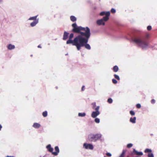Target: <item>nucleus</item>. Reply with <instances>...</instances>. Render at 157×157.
<instances>
[{
	"mask_svg": "<svg viewBox=\"0 0 157 157\" xmlns=\"http://www.w3.org/2000/svg\"><path fill=\"white\" fill-rule=\"evenodd\" d=\"M73 27L72 31L74 33H79L81 35V39L82 43L79 47V49H77L78 50H79L81 47L84 46L85 48L89 50L90 49V47L89 44H87L89 39L90 36V30L88 27H83L82 26H78L76 23H74L72 25Z\"/></svg>",
	"mask_w": 157,
	"mask_h": 157,
	"instance_id": "f257e3e1",
	"label": "nucleus"
},
{
	"mask_svg": "<svg viewBox=\"0 0 157 157\" xmlns=\"http://www.w3.org/2000/svg\"><path fill=\"white\" fill-rule=\"evenodd\" d=\"M132 41L140 47L142 49H147L148 46V43L143 37H135L132 39Z\"/></svg>",
	"mask_w": 157,
	"mask_h": 157,
	"instance_id": "f03ea898",
	"label": "nucleus"
},
{
	"mask_svg": "<svg viewBox=\"0 0 157 157\" xmlns=\"http://www.w3.org/2000/svg\"><path fill=\"white\" fill-rule=\"evenodd\" d=\"M81 36V35L80 34L76 36L73 40L69 39L67 41V44H72L73 45L76 46L77 49H79V47L81 45L82 42V40L80 38Z\"/></svg>",
	"mask_w": 157,
	"mask_h": 157,
	"instance_id": "7ed1b4c3",
	"label": "nucleus"
},
{
	"mask_svg": "<svg viewBox=\"0 0 157 157\" xmlns=\"http://www.w3.org/2000/svg\"><path fill=\"white\" fill-rule=\"evenodd\" d=\"M101 134H90L88 136V140L90 142H95L101 138Z\"/></svg>",
	"mask_w": 157,
	"mask_h": 157,
	"instance_id": "20e7f679",
	"label": "nucleus"
},
{
	"mask_svg": "<svg viewBox=\"0 0 157 157\" xmlns=\"http://www.w3.org/2000/svg\"><path fill=\"white\" fill-rule=\"evenodd\" d=\"M100 14L101 16L105 15V16L103 18H104L105 21H106L109 19V16L110 15V13L109 12H102L100 13Z\"/></svg>",
	"mask_w": 157,
	"mask_h": 157,
	"instance_id": "39448f33",
	"label": "nucleus"
},
{
	"mask_svg": "<svg viewBox=\"0 0 157 157\" xmlns=\"http://www.w3.org/2000/svg\"><path fill=\"white\" fill-rule=\"evenodd\" d=\"M83 146L86 149H89L92 150L93 149V146L91 144L84 143L83 144Z\"/></svg>",
	"mask_w": 157,
	"mask_h": 157,
	"instance_id": "423d86ee",
	"label": "nucleus"
},
{
	"mask_svg": "<svg viewBox=\"0 0 157 157\" xmlns=\"http://www.w3.org/2000/svg\"><path fill=\"white\" fill-rule=\"evenodd\" d=\"M104 18H103L102 19L98 20L97 21V24L98 25H104L105 24V23L104 22Z\"/></svg>",
	"mask_w": 157,
	"mask_h": 157,
	"instance_id": "0eeeda50",
	"label": "nucleus"
},
{
	"mask_svg": "<svg viewBox=\"0 0 157 157\" xmlns=\"http://www.w3.org/2000/svg\"><path fill=\"white\" fill-rule=\"evenodd\" d=\"M55 149L56 151L52 152V154L56 156L59 153V150L58 147L57 146L55 147Z\"/></svg>",
	"mask_w": 157,
	"mask_h": 157,
	"instance_id": "6e6552de",
	"label": "nucleus"
},
{
	"mask_svg": "<svg viewBox=\"0 0 157 157\" xmlns=\"http://www.w3.org/2000/svg\"><path fill=\"white\" fill-rule=\"evenodd\" d=\"M99 111H94L91 114V117L94 118H95L100 114Z\"/></svg>",
	"mask_w": 157,
	"mask_h": 157,
	"instance_id": "1a4fd4ad",
	"label": "nucleus"
},
{
	"mask_svg": "<svg viewBox=\"0 0 157 157\" xmlns=\"http://www.w3.org/2000/svg\"><path fill=\"white\" fill-rule=\"evenodd\" d=\"M46 147L49 152L52 153V152H53V148L51 146L50 144H49Z\"/></svg>",
	"mask_w": 157,
	"mask_h": 157,
	"instance_id": "9d476101",
	"label": "nucleus"
},
{
	"mask_svg": "<svg viewBox=\"0 0 157 157\" xmlns=\"http://www.w3.org/2000/svg\"><path fill=\"white\" fill-rule=\"evenodd\" d=\"M133 152L137 155L140 156L143 155V153L142 152H138L134 149H133Z\"/></svg>",
	"mask_w": 157,
	"mask_h": 157,
	"instance_id": "9b49d317",
	"label": "nucleus"
},
{
	"mask_svg": "<svg viewBox=\"0 0 157 157\" xmlns=\"http://www.w3.org/2000/svg\"><path fill=\"white\" fill-rule=\"evenodd\" d=\"M69 33L65 31L64 33L63 39L64 40H66L68 37Z\"/></svg>",
	"mask_w": 157,
	"mask_h": 157,
	"instance_id": "f8f14e48",
	"label": "nucleus"
},
{
	"mask_svg": "<svg viewBox=\"0 0 157 157\" xmlns=\"http://www.w3.org/2000/svg\"><path fill=\"white\" fill-rule=\"evenodd\" d=\"M33 126L35 128H38L40 127V125L39 123H34Z\"/></svg>",
	"mask_w": 157,
	"mask_h": 157,
	"instance_id": "ddd939ff",
	"label": "nucleus"
},
{
	"mask_svg": "<svg viewBox=\"0 0 157 157\" xmlns=\"http://www.w3.org/2000/svg\"><path fill=\"white\" fill-rule=\"evenodd\" d=\"M38 22V20H36L30 24V25L32 27L35 26Z\"/></svg>",
	"mask_w": 157,
	"mask_h": 157,
	"instance_id": "4468645a",
	"label": "nucleus"
},
{
	"mask_svg": "<svg viewBox=\"0 0 157 157\" xmlns=\"http://www.w3.org/2000/svg\"><path fill=\"white\" fill-rule=\"evenodd\" d=\"M9 50H12L14 49L15 48V47L14 45L11 44H9L7 46Z\"/></svg>",
	"mask_w": 157,
	"mask_h": 157,
	"instance_id": "2eb2a0df",
	"label": "nucleus"
},
{
	"mask_svg": "<svg viewBox=\"0 0 157 157\" xmlns=\"http://www.w3.org/2000/svg\"><path fill=\"white\" fill-rule=\"evenodd\" d=\"M136 118L135 117L133 118L131 117L130 119V121L132 123H136Z\"/></svg>",
	"mask_w": 157,
	"mask_h": 157,
	"instance_id": "dca6fc26",
	"label": "nucleus"
},
{
	"mask_svg": "<svg viewBox=\"0 0 157 157\" xmlns=\"http://www.w3.org/2000/svg\"><path fill=\"white\" fill-rule=\"evenodd\" d=\"M70 19L72 22H75L76 21V18L74 16H71L70 17Z\"/></svg>",
	"mask_w": 157,
	"mask_h": 157,
	"instance_id": "f3484780",
	"label": "nucleus"
},
{
	"mask_svg": "<svg viewBox=\"0 0 157 157\" xmlns=\"http://www.w3.org/2000/svg\"><path fill=\"white\" fill-rule=\"evenodd\" d=\"M118 67L117 66H115L113 67V70L115 72H117L118 71Z\"/></svg>",
	"mask_w": 157,
	"mask_h": 157,
	"instance_id": "a211bd4d",
	"label": "nucleus"
},
{
	"mask_svg": "<svg viewBox=\"0 0 157 157\" xmlns=\"http://www.w3.org/2000/svg\"><path fill=\"white\" fill-rule=\"evenodd\" d=\"M37 16H35L34 17H31L29 19V20H33L34 21H36V20H38V19H36Z\"/></svg>",
	"mask_w": 157,
	"mask_h": 157,
	"instance_id": "6ab92c4d",
	"label": "nucleus"
},
{
	"mask_svg": "<svg viewBox=\"0 0 157 157\" xmlns=\"http://www.w3.org/2000/svg\"><path fill=\"white\" fill-rule=\"evenodd\" d=\"M86 115V113H79L78 114V116L80 117H83L85 116Z\"/></svg>",
	"mask_w": 157,
	"mask_h": 157,
	"instance_id": "aec40b11",
	"label": "nucleus"
},
{
	"mask_svg": "<svg viewBox=\"0 0 157 157\" xmlns=\"http://www.w3.org/2000/svg\"><path fill=\"white\" fill-rule=\"evenodd\" d=\"M126 151L125 150H123L122 153L121 154L119 157H124L125 156Z\"/></svg>",
	"mask_w": 157,
	"mask_h": 157,
	"instance_id": "412c9836",
	"label": "nucleus"
},
{
	"mask_svg": "<svg viewBox=\"0 0 157 157\" xmlns=\"http://www.w3.org/2000/svg\"><path fill=\"white\" fill-rule=\"evenodd\" d=\"M48 115V113L46 111H45L44 112L42 113V115L44 117H46Z\"/></svg>",
	"mask_w": 157,
	"mask_h": 157,
	"instance_id": "4be33fe9",
	"label": "nucleus"
},
{
	"mask_svg": "<svg viewBox=\"0 0 157 157\" xmlns=\"http://www.w3.org/2000/svg\"><path fill=\"white\" fill-rule=\"evenodd\" d=\"M152 151L151 149L148 148L146 149L144 151L145 153H151V152Z\"/></svg>",
	"mask_w": 157,
	"mask_h": 157,
	"instance_id": "5701e85b",
	"label": "nucleus"
},
{
	"mask_svg": "<svg viewBox=\"0 0 157 157\" xmlns=\"http://www.w3.org/2000/svg\"><path fill=\"white\" fill-rule=\"evenodd\" d=\"M114 78L116 79H117V80H120V77H119V76L118 75H117L116 74H114Z\"/></svg>",
	"mask_w": 157,
	"mask_h": 157,
	"instance_id": "b1692460",
	"label": "nucleus"
},
{
	"mask_svg": "<svg viewBox=\"0 0 157 157\" xmlns=\"http://www.w3.org/2000/svg\"><path fill=\"white\" fill-rule=\"evenodd\" d=\"M94 121L96 123H99L100 122V119L98 118H96L95 119Z\"/></svg>",
	"mask_w": 157,
	"mask_h": 157,
	"instance_id": "393cba45",
	"label": "nucleus"
},
{
	"mask_svg": "<svg viewBox=\"0 0 157 157\" xmlns=\"http://www.w3.org/2000/svg\"><path fill=\"white\" fill-rule=\"evenodd\" d=\"M147 156L148 157H154V155L151 152L149 153L148 154Z\"/></svg>",
	"mask_w": 157,
	"mask_h": 157,
	"instance_id": "a878e982",
	"label": "nucleus"
},
{
	"mask_svg": "<svg viewBox=\"0 0 157 157\" xmlns=\"http://www.w3.org/2000/svg\"><path fill=\"white\" fill-rule=\"evenodd\" d=\"M107 102L109 103H111L113 102L112 99L111 98H109L108 99Z\"/></svg>",
	"mask_w": 157,
	"mask_h": 157,
	"instance_id": "bb28decb",
	"label": "nucleus"
},
{
	"mask_svg": "<svg viewBox=\"0 0 157 157\" xmlns=\"http://www.w3.org/2000/svg\"><path fill=\"white\" fill-rule=\"evenodd\" d=\"M73 36H74V34L73 33H71L70 34V35L69 36V39H72V38H73Z\"/></svg>",
	"mask_w": 157,
	"mask_h": 157,
	"instance_id": "cd10ccee",
	"label": "nucleus"
},
{
	"mask_svg": "<svg viewBox=\"0 0 157 157\" xmlns=\"http://www.w3.org/2000/svg\"><path fill=\"white\" fill-rule=\"evenodd\" d=\"M132 144H127V147L128 148H130L132 146Z\"/></svg>",
	"mask_w": 157,
	"mask_h": 157,
	"instance_id": "c85d7f7f",
	"label": "nucleus"
},
{
	"mask_svg": "<svg viewBox=\"0 0 157 157\" xmlns=\"http://www.w3.org/2000/svg\"><path fill=\"white\" fill-rule=\"evenodd\" d=\"M112 81L113 83L115 84L117 83V80L114 79H112Z\"/></svg>",
	"mask_w": 157,
	"mask_h": 157,
	"instance_id": "c756f323",
	"label": "nucleus"
},
{
	"mask_svg": "<svg viewBox=\"0 0 157 157\" xmlns=\"http://www.w3.org/2000/svg\"><path fill=\"white\" fill-rule=\"evenodd\" d=\"M116 10L113 8H112L111 10V12L112 13H115L116 12Z\"/></svg>",
	"mask_w": 157,
	"mask_h": 157,
	"instance_id": "7c9ffc66",
	"label": "nucleus"
},
{
	"mask_svg": "<svg viewBox=\"0 0 157 157\" xmlns=\"http://www.w3.org/2000/svg\"><path fill=\"white\" fill-rule=\"evenodd\" d=\"M130 114L132 115H134L135 113L134 111H130Z\"/></svg>",
	"mask_w": 157,
	"mask_h": 157,
	"instance_id": "2f4dec72",
	"label": "nucleus"
},
{
	"mask_svg": "<svg viewBox=\"0 0 157 157\" xmlns=\"http://www.w3.org/2000/svg\"><path fill=\"white\" fill-rule=\"evenodd\" d=\"M92 108L93 109L94 108L95 106H96V103L94 102L92 103Z\"/></svg>",
	"mask_w": 157,
	"mask_h": 157,
	"instance_id": "473e14b6",
	"label": "nucleus"
},
{
	"mask_svg": "<svg viewBox=\"0 0 157 157\" xmlns=\"http://www.w3.org/2000/svg\"><path fill=\"white\" fill-rule=\"evenodd\" d=\"M151 26L150 25L148 26L147 27V30L149 31L151 30Z\"/></svg>",
	"mask_w": 157,
	"mask_h": 157,
	"instance_id": "72a5a7b5",
	"label": "nucleus"
},
{
	"mask_svg": "<svg viewBox=\"0 0 157 157\" xmlns=\"http://www.w3.org/2000/svg\"><path fill=\"white\" fill-rule=\"evenodd\" d=\"M136 108L138 109L140 108H141V105L140 104H138L136 105Z\"/></svg>",
	"mask_w": 157,
	"mask_h": 157,
	"instance_id": "f704fd0d",
	"label": "nucleus"
},
{
	"mask_svg": "<svg viewBox=\"0 0 157 157\" xmlns=\"http://www.w3.org/2000/svg\"><path fill=\"white\" fill-rule=\"evenodd\" d=\"M99 106H97L95 109V111H99Z\"/></svg>",
	"mask_w": 157,
	"mask_h": 157,
	"instance_id": "c9c22d12",
	"label": "nucleus"
},
{
	"mask_svg": "<svg viewBox=\"0 0 157 157\" xmlns=\"http://www.w3.org/2000/svg\"><path fill=\"white\" fill-rule=\"evenodd\" d=\"M106 155L107 156L109 157H110L112 155L111 154L109 153H107Z\"/></svg>",
	"mask_w": 157,
	"mask_h": 157,
	"instance_id": "e433bc0d",
	"label": "nucleus"
},
{
	"mask_svg": "<svg viewBox=\"0 0 157 157\" xmlns=\"http://www.w3.org/2000/svg\"><path fill=\"white\" fill-rule=\"evenodd\" d=\"M155 102V101L154 99H152L151 101V102L152 104H154Z\"/></svg>",
	"mask_w": 157,
	"mask_h": 157,
	"instance_id": "4c0bfd02",
	"label": "nucleus"
},
{
	"mask_svg": "<svg viewBox=\"0 0 157 157\" xmlns=\"http://www.w3.org/2000/svg\"><path fill=\"white\" fill-rule=\"evenodd\" d=\"M84 89H85V86H82V89H81L82 90V91H83L84 90Z\"/></svg>",
	"mask_w": 157,
	"mask_h": 157,
	"instance_id": "58836bf2",
	"label": "nucleus"
},
{
	"mask_svg": "<svg viewBox=\"0 0 157 157\" xmlns=\"http://www.w3.org/2000/svg\"><path fill=\"white\" fill-rule=\"evenodd\" d=\"M149 36V34H147L146 36L145 37L146 38H148Z\"/></svg>",
	"mask_w": 157,
	"mask_h": 157,
	"instance_id": "ea45409f",
	"label": "nucleus"
},
{
	"mask_svg": "<svg viewBox=\"0 0 157 157\" xmlns=\"http://www.w3.org/2000/svg\"><path fill=\"white\" fill-rule=\"evenodd\" d=\"M37 47H38V48H41L40 45H38Z\"/></svg>",
	"mask_w": 157,
	"mask_h": 157,
	"instance_id": "a19ab883",
	"label": "nucleus"
},
{
	"mask_svg": "<svg viewBox=\"0 0 157 157\" xmlns=\"http://www.w3.org/2000/svg\"><path fill=\"white\" fill-rule=\"evenodd\" d=\"M2 128V126L1 124H0V130H1V129Z\"/></svg>",
	"mask_w": 157,
	"mask_h": 157,
	"instance_id": "79ce46f5",
	"label": "nucleus"
},
{
	"mask_svg": "<svg viewBox=\"0 0 157 157\" xmlns=\"http://www.w3.org/2000/svg\"><path fill=\"white\" fill-rule=\"evenodd\" d=\"M6 157H15L13 156H7Z\"/></svg>",
	"mask_w": 157,
	"mask_h": 157,
	"instance_id": "37998d69",
	"label": "nucleus"
},
{
	"mask_svg": "<svg viewBox=\"0 0 157 157\" xmlns=\"http://www.w3.org/2000/svg\"><path fill=\"white\" fill-rule=\"evenodd\" d=\"M106 157V156H105V157Z\"/></svg>",
	"mask_w": 157,
	"mask_h": 157,
	"instance_id": "c03bdc74",
	"label": "nucleus"
}]
</instances>
